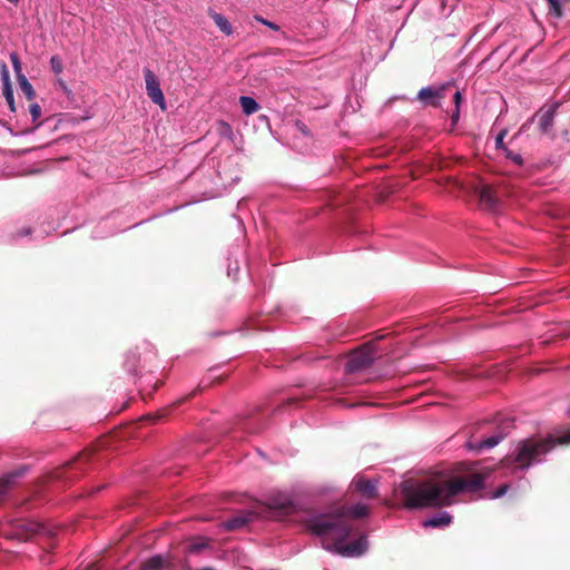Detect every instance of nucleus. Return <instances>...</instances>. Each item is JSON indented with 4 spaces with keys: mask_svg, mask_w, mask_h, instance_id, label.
<instances>
[{
    "mask_svg": "<svg viewBox=\"0 0 570 570\" xmlns=\"http://www.w3.org/2000/svg\"><path fill=\"white\" fill-rule=\"evenodd\" d=\"M570 443V429L562 436L529 438L501 461L497 469L478 462L460 463V475L450 479L406 480L400 487V497L406 509H435L452 505L460 493H474L502 478L521 480L532 465L544 461L558 444Z\"/></svg>",
    "mask_w": 570,
    "mask_h": 570,
    "instance_id": "obj_1",
    "label": "nucleus"
},
{
    "mask_svg": "<svg viewBox=\"0 0 570 570\" xmlns=\"http://www.w3.org/2000/svg\"><path fill=\"white\" fill-rule=\"evenodd\" d=\"M368 514L365 504L356 503L351 507H338L327 512H313L306 515L304 525L316 535L322 547L342 557H361L368 548L366 535H360L354 541L346 540L357 533L352 519H361Z\"/></svg>",
    "mask_w": 570,
    "mask_h": 570,
    "instance_id": "obj_2",
    "label": "nucleus"
},
{
    "mask_svg": "<svg viewBox=\"0 0 570 570\" xmlns=\"http://www.w3.org/2000/svg\"><path fill=\"white\" fill-rule=\"evenodd\" d=\"M256 507L262 519L281 518L294 510V500L289 493L277 491L271 493L265 503H256Z\"/></svg>",
    "mask_w": 570,
    "mask_h": 570,
    "instance_id": "obj_3",
    "label": "nucleus"
},
{
    "mask_svg": "<svg viewBox=\"0 0 570 570\" xmlns=\"http://www.w3.org/2000/svg\"><path fill=\"white\" fill-rule=\"evenodd\" d=\"M497 422V431L492 435L481 440L472 435L466 442V448L469 450L481 452L483 450H490L498 445L508 435L510 429L513 426V419L508 416L498 417Z\"/></svg>",
    "mask_w": 570,
    "mask_h": 570,
    "instance_id": "obj_4",
    "label": "nucleus"
},
{
    "mask_svg": "<svg viewBox=\"0 0 570 570\" xmlns=\"http://www.w3.org/2000/svg\"><path fill=\"white\" fill-rule=\"evenodd\" d=\"M376 357V350L372 344H365L353 352L345 363V372L354 373L371 366Z\"/></svg>",
    "mask_w": 570,
    "mask_h": 570,
    "instance_id": "obj_5",
    "label": "nucleus"
},
{
    "mask_svg": "<svg viewBox=\"0 0 570 570\" xmlns=\"http://www.w3.org/2000/svg\"><path fill=\"white\" fill-rule=\"evenodd\" d=\"M256 519H262L256 504L252 509L238 511L234 517L223 522L224 529L228 531L239 530L248 525Z\"/></svg>",
    "mask_w": 570,
    "mask_h": 570,
    "instance_id": "obj_6",
    "label": "nucleus"
},
{
    "mask_svg": "<svg viewBox=\"0 0 570 570\" xmlns=\"http://www.w3.org/2000/svg\"><path fill=\"white\" fill-rule=\"evenodd\" d=\"M144 77L147 96L154 104L158 105L161 109H165L166 101L157 76L149 68H145Z\"/></svg>",
    "mask_w": 570,
    "mask_h": 570,
    "instance_id": "obj_7",
    "label": "nucleus"
},
{
    "mask_svg": "<svg viewBox=\"0 0 570 570\" xmlns=\"http://www.w3.org/2000/svg\"><path fill=\"white\" fill-rule=\"evenodd\" d=\"M352 485L357 492L361 493L362 497L366 499H373L377 495L376 481L374 480H367L363 476H356L352 481Z\"/></svg>",
    "mask_w": 570,
    "mask_h": 570,
    "instance_id": "obj_8",
    "label": "nucleus"
},
{
    "mask_svg": "<svg viewBox=\"0 0 570 570\" xmlns=\"http://www.w3.org/2000/svg\"><path fill=\"white\" fill-rule=\"evenodd\" d=\"M559 107V102H554L551 106H549L547 109H541L538 112L539 117V129L543 134H548L553 125L554 115L557 111V108Z\"/></svg>",
    "mask_w": 570,
    "mask_h": 570,
    "instance_id": "obj_9",
    "label": "nucleus"
},
{
    "mask_svg": "<svg viewBox=\"0 0 570 570\" xmlns=\"http://www.w3.org/2000/svg\"><path fill=\"white\" fill-rule=\"evenodd\" d=\"M452 522V515L446 511H441L423 521L425 528H444Z\"/></svg>",
    "mask_w": 570,
    "mask_h": 570,
    "instance_id": "obj_10",
    "label": "nucleus"
},
{
    "mask_svg": "<svg viewBox=\"0 0 570 570\" xmlns=\"http://www.w3.org/2000/svg\"><path fill=\"white\" fill-rule=\"evenodd\" d=\"M27 468H22L20 470L13 471L3 478H0V503L3 501L8 489L10 485L20 476H22L26 472Z\"/></svg>",
    "mask_w": 570,
    "mask_h": 570,
    "instance_id": "obj_11",
    "label": "nucleus"
},
{
    "mask_svg": "<svg viewBox=\"0 0 570 570\" xmlns=\"http://www.w3.org/2000/svg\"><path fill=\"white\" fill-rule=\"evenodd\" d=\"M440 97V90L433 87H424L417 94V99L425 105L438 106Z\"/></svg>",
    "mask_w": 570,
    "mask_h": 570,
    "instance_id": "obj_12",
    "label": "nucleus"
},
{
    "mask_svg": "<svg viewBox=\"0 0 570 570\" xmlns=\"http://www.w3.org/2000/svg\"><path fill=\"white\" fill-rule=\"evenodd\" d=\"M480 202L485 208H488L490 210H495L499 207V199L493 194V191L490 187H483L481 189Z\"/></svg>",
    "mask_w": 570,
    "mask_h": 570,
    "instance_id": "obj_13",
    "label": "nucleus"
},
{
    "mask_svg": "<svg viewBox=\"0 0 570 570\" xmlns=\"http://www.w3.org/2000/svg\"><path fill=\"white\" fill-rule=\"evenodd\" d=\"M239 102L243 112L247 116L253 115L259 110V105L253 97L242 96L239 98Z\"/></svg>",
    "mask_w": 570,
    "mask_h": 570,
    "instance_id": "obj_14",
    "label": "nucleus"
},
{
    "mask_svg": "<svg viewBox=\"0 0 570 570\" xmlns=\"http://www.w3.org/2000/svg\"><path fill=\"white\" fill-rule=\"evenodd\" d=\"M165 560L161 556H154L140 564L139 570H163Z\"/></svg>",
    "mask_w": 570,
    "mask_h": 570,
    "instance_id": "obj_15",
    "label": "nucleus"
},
{
    "mask_svg": "<svg viewBox=\"0 0 570 570\" xmlns=\"http://www.w3.org/2000/svg\"><path fill=\"white\" fill-rule=\"evenodd\" d=\"M212 18L224 35L230 36L233 33L234 30L230 22L222 13H213Z\"/></svg>",
    "mask_w": 570,
    "mask_h": 570,
    "instance_id": "obj_16",
    "label": "nucleus"
},
{
    "mask_svg": "<svg viewBox=\"0 0 570 570\" xmlns=\"http://www.w3.org/2000/svg\"><path fill=\"white\" fill-rule=\"evenodd\" d=\"M139 363V355L137 352H129L126 355L124 366L127 370L128 373L135 374L137 373V365Z\"/></svg>",
    "mask_w": 570,
    "mask_h": 570,
    "instance_id": "obj_17",
    "label": "nucleus"
},
{
    "mask_svg": "<svg viewBox=\"0 0 570 570\" xmlns=\"http://www.w3.org/2000/svg\"><path fill=\"white\" fill-rule=\"evenodd\" d=\"M20 86L21 91L24 94L27 99L32 100L36 96L32 85L29 82L26 76H20L17 79Z\"/></svg>",
    "mask_w": 570,
    "mask_h": 570,
    "instance_id": "obj_18",
    "label": "nucleus"
},
{
    "mask_svg": "<svg viewBox=\"0 0 570 570\" xmlns=\"http://www.w3.org/2000/svg\"><path fill=\"white\" fill-rule=\"evenodd\" d=\"M109 225V219H104L99 223V225L96 227V229L92 232V238H104L108 235H114L117 233V230H109L105 232L107 226Z\"/></svg>",
    "mask_w": 570,
    "mask_h": 570,
    "instance_id": "obj_19",
    "label": "nucleus"
},
{
    "mask_svg": "<svg viewBox=\"0 0 570 570\" xmlns=\"http://www.w3.org/2000/svg\"><path fill=\"white\" fill-rule=\"evenodd\" d=\"M3 96H4L6 100H7L9 109L12 112H14L16 111V105H14V97H13V90H12L11 83H4Z\"/></svg>",
    "mask_w": 570,
    "mask_h": 570,
    "instance_id": "obj_20",
    "label": "nucleus"
},
{
    "mask_svg": "<svg viewBox=\"0 0 570 570\" xmlns=\"http://www.w3.org/2000/svg\"><path fill=\"white\" fill-rule=\"evenodd\" d=\"M10 61H11V65H12V68H13L17 79L20 78V76H24L22 72L21 61H20V58L17 52L10 53Z\"/></svg>",
    "mask_w": 570,
    "mask_h": 570,
    "instance_id": "obj_21",
    "label": "nucleus"
},
{
    "mask_svg": "<svg viewBox=\"0 0 570 570\" xmlns=\"http://www.w3.org/2000/svg\"><path fill=\"white\" fill-rule=\"evenodd\" d=\"M507 159L511 160L517 166L523 165V158L520 154L510 150L509 148L502 153Z\"/></svg>",
    "mask_w": 570,
    "mask_h": 570,
    "instance_id": "obj_22",
    "label": "nucleus"
},
{
    "mask_svg": "<svg viewBox=\"0 0 570 570\" xmlns=\"http://www.w3.org/2000/svg\"><path fill=\"white\" fill-rule=\"evenodd\" d=\"M512 489V484L510 482L502 483L491 495L490 499H499L508 493V491Z\"/></svg>",
    "mask_w": 570,
    "mask_h": 570,
    "instance_id": "obj_23",
    "label": "nucleus"
},
{
    "mask_svg": "<svg viewBox=\"0 0 570 570\" xmlns=\"http://www.w3.org/2000/svg\"><path fill=\"white\" fill-rule=\"evenodd\" d=\"M218 131L222 137L228 138L229 140L234 137L232 126L225 121L219 122Z\"/></svg>",
    "mask_w": 570,
    "mask_h": 570,
    "instance_id": "obj_24",
    "label": "nucleus"
},
{
    "mask_svg": "<svg viewBox=\"0 0 570 570\" xmlns=\"http://www.w3.org/2000/svg\"><path fill=\"white\" fill-rule=\"evenodd\" d=\"M508 130L504 128L500 130V132L495 137V149L503 153L505 149H508L507 145L504 144V137L507 136Z\"/></svg>",
    "mask_w": 570,
    "mask_h": 570,
    "instance_id": "obj_25",
    "label": "nucleus"
},
{
    "mask_svg": "<svg viewBox=\"0 0 570 570\" xmlns=\"http://www.w3.org/2000/svg\"><path fill=\"white\" fill-rule=\"evenodd\" d=\"M50 67L55 73H61L63 70L62 60L58 56H52L50 58Z\"/></svg>",
    "mask_w": 570,
    "mask_h": 570,
    "instance_id": "obj_26",
    "label": "nucleus"
},
{
    "mask_svg": "<svg viewBox=\"0 0 570 570\" xmlns=\"http://www.w3.org/2000/svg\"><path fill=\"white\" fill-rule=\"evenodd\" d=\"M29 111L32 121H37L41 117V107L37 102L30 105Z\"/></svg>",
    "mask_w": 570,
    "mask_h": 570,
    "instance_id": "obj_27",
    "label": "nucleus"
},
{
    "mask_svg": "<svg viewBox=\"0 0 570 570\" xmlns=\"http://www.w3.org/2000/svg\"><path fill=\"white\" fill-rule=\"evenodd\" d=\"M550 6V11L556 16H561L560 1L559 0H547Z\"/></svg>",
    "mask_w": 570,
    "mask_h": 570,
    "instance_id": "obj_28",
    "label": "nucleus"
},
{
    "mask_svg": "<svg viewBox=\"0 0 570 570\" xmlns=\"http://www.w3.org/2000/svg\"><path fill=\"white\" fill-rule=\"evenodd\" d=\"M255 19L272 30H275V31L279 30L278 24H276L275 22L268 21L261 16H255Z\"/></svg>",
    "mask_w": 570,
    "mask_h": 570,
    "instance_id": "obj_29",
    "label": "nucleus"
},
{
    "mask_svg": "<svg viewBox=\"0 0 570 570\" xmlns=\"http://www.w3.org/2000/svg\"><path fill=\"white\" fill-rule=\"evenodd\" d=\"M206 543L205 542H196V543H191L189 547H188V551L191 552V553H195V552H199L202 551L203 549L206 548Z\"/></svg>",
    "mask_w": 570,
    "mask_h": 570,
    "instance_id": "obj_30",
    "label": "nucleus"
},
{
    "mask_svg": "<svg viewBox=\"0 0 570 570\" xmlns=\"http://www.w3.org/2000/svg\"><path fill=\"white\" fill-rule=\"evenodd\" d=\"M461 98H462L461 92H460V91H456V92L454 94V102H455V106H456V110H455V112L453 114V118H454V119H458V118H459V106H460V102H461Z\"/></svg>",
    "mask_w": 570,
    "mask_h": 570,
    "instance_id": "obj_31",
    "label": "nucleus"
},
{
    "mask_svg": "<svg viewBox=\"0 0 570 570\" xmlns=\"http://www.w3.org/2000/svg\"><path fill=\"white\" fill-rule=\"evenodd\" d=\"M295 126L304 136H308L309 135L308 128H307V126L304 122L296 121Z\"/></svg>",
    "mask_w": 570,
    "mask_h": 570,
    "instance_id": "obj_32",
    "label": "nucleus"
},
{
    "mask_svg": "<svg viewBox=\"0 0 570 570\" xmlns=\"http://www.w3.org/2000/svg\"><path fill=\"white\" fill-rule=\"evenodd\" d=\"M1 77H2L3 85H4V83H10L9 71H8V69H7V66H6V65H2V72H1Z\"/></svg>",
    "mask_w": 570,
    "mask_h": 570,
    "instance_id": "obj_33",
    "label": "nucleus"
},
{
    "mask_svg": "<svg viewBox=\"0 0 570 570\" xmlns=\"http://www.w3.org/2000/svg\"><path fill=\"white\" fill-rule=\"evenodd\" d=\"M157 420H158V416L151 415V414H148V415L141 417V422H145V421H147V422H155Z\"/></svg>",
    "mask_w": 570,
    "mask_h": 570,
    "instance_id": "obj_34",
    "label": "nucleus"
},
{
    "mask_svg": "<svg viewBox=\"0 0 570 570\" xmlns=\"http://www.w3.org/2000/svg\"><path fill=\"white\" fill-rule=\"evenodd\" d=\"M30 232H31V230H30V228L24 227V228H22V229L17 234V236H18V237L27 236V235H29V234H30Z\"/></svg>",
    "mask_w": 570,
    "mask_h": 570,
    "instance_id": "obj_35",
    "label": "nucleus"
},
{
    "mask_svg": "<svg viewBox=\"0 0 570 570\" xmlns=\"http://www.w3.org/2000/svg\"><path fill=\"white\" fill-rule=\"evenodd\" d=\"M563 136L567 140H570V132L568 130L563 132Z\"/></svg>",
    "mask_w": 570,
    "mask_h": 570,
    "instance_id": "obj_36",
    "label": "nucleus"
},
{
    "mask_svg": "<svg viewBox=\"0 0 570 570\" xmlns=\"http://www.w3.org/2000/svg\"><path fill=\"white\" fill-rule=\"evenodd\" d=\"M566 414L570 416V406L567 409Z\"/></svg>",
    "mask_w": 570,
    "mask_h": 570,
    "instance_id": "obj_37",
    "label": "nucleus"
},
{
    "mask_svg": "<svg viewBox=\"0 0 570 570\" xmlns=\"http://www.w3.org/2000/svg\"><path fill=\"white\" fill-rule=\"evenodd\" d=\"M202 570H215V569L210 568V567H206V568H203Z\"/></svg>",
    "mask_w": 570,
    "mask_h": 570,
    "instance_id": "obj_38",
    "label": "nucleus"
},
{
    "mask_svg": "<svg viewBox=\"0 0 570 570\" xmlns=\"http://www.w3.org/2000/svg\"><path fill=\"white\" fill-rule=\"evenodd\" d=\"M87 570H96L95 568H90V569H87Z\"/></svg>",
    "mask_w": 570,
    "mask_h": 570,
    "instance_id": "obj_39",
    "label": "nucleus"
}]
</instances>
